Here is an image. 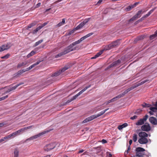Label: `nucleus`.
Listing matches in <instances>:
<instances>
[{
	"instance_id": "nucleus-1",
	"label": "nucleus",
	"mask_w": 157,
	"mask_h": 157,
	"mask_svg": "<svg viewBox=\"0 0 157 157\" xmlns=\"http://www.w3.org/2000/svg\"><path fill=\"white\" fill-rule=\"evenodd\" d=\"M145 151V149L141 147H137L136 149V154L137 156L144 155V151Z\"/></svg>"
},
{
	"instance_id": "nucleus-2",
	"label": "nucleus",
	"mask_w": 157,
	"mask_h": 157,
	"mask_svg": "<svg viewBox=\"0 0 157 157\" xmlns=\"http://www.w3.org/2000/svg\"><path fill=\"white\" fill-rule=\"evenodd\" d=\"M56 147L55 143H52L46 145L44 147V150L47 151H49L55 148Z\"/></svg>"
},
{
	"instance_id": "nucleus-3",
	"label": "nucleus",
	"mask_w": 157,
	"mask_h": 157,
	"mask_svg": "<svg viewBox=\"0 0 157 157\" xmlns=\"http://www.w3.org/2000/svg\"><path fill=\"white\" fill-rule=\"evenodd\" d=\"M48 132V131H47L39 133L38 134L35 135L33 136H32L29 138L27 139L26 140V141H27L28 140H32L34 139H36L40 137V136L44 135V134L47 133Z\"/></svg>"
},
{
	"instance_id": "nucleus-4",
	"label": "nucleus",
	"mask_w": 157,
	"mask_h": 157,
	"mask_svg": "<svg viewBox=\"0 0 157 157\" xmlns=\"http://www.w3.org/2000/svg\"><path fill=\"white\" fill-rule=\"evenodd\" d=\"M75 46L72 43L70 44L68 46L65 50L66 52L65 53L67 54L70 52L75 50L77 49V47H74Z\"/></svg>"
},
{
	"instance_id": "nucleus-5",
	"label": "nucleus",
	"mask_w": 157,
	"mask_h": 157,
	"mask_svg": "<svg viewBox=\"0 0 157 157\" xmlns=\"http://www.w3.org/2000/svg\"><path fill=\"white\" fill-rule=\"evenodd\" d=\"M69 68L68 67L65 66L61 70L58 71L52 75V77L57 76L60 75L62 73L64 72L66 70Z\"/></svg>"
},
{
	"instance_id": "nucleus-6",
	"label": "nucleus",
	"mask_w": 157,
	"mask_h": 157,
	"mask_svg": "<svg viewBox=\"0 0 157 157\" xmlns=\"http://www.w3.org/2000/svg\"><path fill=\"white\" fill-rule=\"evenodd\" d=\"M91 86V85H89L87 86H86L84 89H82L77 94L74 96L73 98H72L71 100V101L75 99L77 97L79 96L80 94H82L83 92L86 91L88 88H90Z\"/></svg>"
},
{
	"instance_id": "nucleus-7",
	"label": "nucleus",
	"mask_w": 157,
	"mask_h": 157,
	"mask_svg": "<svg viewBox=\"0 0 157 157\" xmlns=\"http://www.w3.org/2000/svg\"><path fill=\"white\" fill-rule=\"evenodd\" d=\"M141 129L143 131L148 132L151 130V127L149 124L146 123L141 126Z\"/></svg>"
},
{
	"instance_id": "nucleus-8",
	"label": "nucleus",
	"mask_w": 157,
	"mask_h": 157,
	"mask_svg": "<svg viewBox=\"0 0 157 157\" xmlns=\"http://www.w3.org/2000/svg\"><path fill=\"white\" fill-rule=\"evenodd\" d=\"M97 118L96 115H92L85 119L82 122V123H85L90 121L93 119Z\"/></svg>"
},
{
	"instance_id": "nucleus-9",
	"label": "nucleus",
	"mask_w": 157,
	"mask_h": 157,
	"mask_svg": "<svg viewBox=\"0 0 157 157\" xmlns=\"http://www.w3.org/2000/svg\"><path fill=\"white\" fill-rule=\"evenodd\" d=\"M120 40H121L120 39L116 41L113 42L111 44H110L109 45V49L112 48L113 47H115L119 45L120 44Z\"/></svg>"
},
{
	"instance_id": "nucleus-10",
	"label": "nucleus",
	"mask_w": 157,
	"mask_h": 157,
	"mask_svg": "<svg viewBox=\"0 0 157 157\" xmlns=\"http://www.w3.org/2000/svg\"><path fill=\"white\" fill-rule=\"evenodd\" d=\"M24 84V82H20V83L17 84V85H15L13 87L10 89H8V90H6V93H8L12 90H15L18 86H20V85H23Z\"/></svg>"
},
{
	"instance_id": "nucleus-11",
	"label": "nucleus",
	"mask_w": 157,
	"mask_h": 157,
	"mask_svg": "<svg viewBox=\"0 0 157 157\" xmlns=\"http://www.w3.org/2000/svg\"><path fill=\"white\" fill-rule=\"evenodd\" d=\"M149 121L152 124L157 125V119L153 117H150L149 119Z\"/></svg>"
},
{
	"instance_id": "nucleus-12",
	"label": "nucleus",
	"mask_w": 157,
	"mask_h": 157,
	"mask_svg": "<svg viewBox=\"0 0 157 157\" xmlns=\"http://www.w3.org/2000/svg\"><path fill=\"white\" fill-rule=\"evenodd\" d=\"M139 143L141 144H145L148 142V140L146 138H140L138 140Z\"/></svg>"
},
{
	"instance_id": "nucleus-13",
	"label": "nucleus",
	"mask_w": 157,
	"mask_h": 157,
	"mask_svg": "<svg viewBox=\"0 0 157 157\" xmlns=\"http://www.w3.org/2000/svg\"><path fill=\"white\" fill-rule=\"evenodd\" d=\"M11 44L10 43L4 44L1 46L2 48L3 49V51L8 49L11 47Z\"/></svg>"
},
{
	"instance_id": "nucleus-14",
	"label": "nucleus",
	"mask_w": 157,
	"mask_h": 157,
	"mask_svg": "<svg viewBox=\"0 0 157 157\" xmlns=\"http://www.w3.org/2000/svg\"><path fill=\"white\" fill-rule=\"evenodd\" d=\"M40 61H37L36 62L33 64L31 66H30L29 67L26 68L25 70V72L26 71H29V70L31 69L33 67H34L35 66L38 65L40 63Z\"/></svg>"
},
{
	"instance_id": "nucleus-15",
	"label": "nucleus",
	"mask_w": 157,
	"mask_h": 157,
	"mask_svg": "<svg viewBox=\"0 0 157 157\" xmlns=\"http://www.w3.org/2000/svg\"><path fill=\"white\" fill-rule=\"evenodd\" d=\"M40 61H37L36 62L33 64L31 66H30L29 67L26 68L25 70V72L26 71H29V70L31 69L33 67H34L35 66L38 65L40 63Z\"/></svg>"
},
{
	"instance_id": "nucleus-16",
	"label": "nucleus",
	"mask_w": 157,
	"mask_h": 157,
	"mask_svg": "<svg viewBox=\"0 0 157 157\" xmlns=\"http://www.w3.org/2000/svg\"><path fill=\"white\" fill-rule=\"evenodd\" d=\"M139 136L140 138H146L148 136V134L145 132H141L139 133Z\"/></svg>"
},
{
	"instance_id": "nucleus-17",
	"label": "nucleus",
	"mask_w": 157,
	"mask_h": 157,
	"mask_svg": "<svg viewBox=\"0 0 157 157\" xmlns=\"http://www.w3.org/2000/svg\"><path fill=\"white\" fill-rule=\"evenodd\" d=\"M144 11L143 12L141 10H139L138 12L137 13L134 15V16L135 17L136 19L139 18L141 17V15L144 13Z\"/></svg>"
},
{
	"instance_id": "nucleus-18",
	"label": "nucleus",
	"mask_w": 157,
	"mask_h": 157,
	"mask_svg": "<svg viewBox=\"0 0 157 157\" xmlns=\"http://www.w3.org/2000/svg\"><path fill=\"white\" fill-rule=\"evenodd\" d=\"M144 122L142 119H140L136 123V124L138 126L142 125Z\"/></svg>"
},
{
	"instance_id": "nucleus-19",
	"label": "nucleus",
	"mask_w": 157,
	"mask_h": 157,
	"mask_svg": "<svg viewBox=\"0 0 157 157\" xmlns=\"http://www.w3.org/2000/svg\"><path fill=\"white\" fill-rule=\"evenodd\" d=\"M27 63L26 61L20 63L18 64L17 65V67L18 68H19L21 67H23L26 65Z\"/></svg>"
},
{
	"instance_id": "nucleus-20",
	"label": "nucleus",
	"mask_w": 157,
	"mask_h": 157,
	"mask_svg": "<svg viewBox=\"0 0 157 157\" xmlns=\"http://www.w3.org/2000/svg\"><path fill=\"white\" fill-rule=\"evenodd\" d=\"M32 127H33V125H31V126H28L27 127H24V128H21L19 130L20 131L21 133H22L23 132H24L25 130H26L28 129H30V128H31Z\"/></svg>"
},
{
	"instance_id": "nucleus-21",
	"label": "nucleus",
	"mask_w": 157,
	"mask_h": 157,
	"mask_svg": "<svg viewBox=\"0 0 157 157\" xmlns=\"http://www.w3.org/2000/svg\"><path fill=\"white\" fill-rule=\"evenodd\" d=\"M104 51V50H102L99 52H98L94 56L91 58L92 59H96L101 54H102Z\"/></svg>"
},
{
	"instance_id": "nucleus-22",
	"label": "nucleus",
	"mask_w": 157,
	"mask_h": 157,
	"mask_svg": "<svg viewBox=\"0 0 157 157\" xmlns=\"http://www.w3.org/2000/svg\"><path fill=\"white\" fill-rule=\"evenodd\" d=\"M121 61L119 59L114 62L111 65V67L116 66L117 65H119Z\"/></svg>"
},
{
	"instance_id": "nucleus-23",
	"label": "nucleus",
	"mask_w": 157,
	"mask_h": 157,
	"mask_svg": "<svg viewBox=\"0 0 157 157\" xmlns=\"http://www.w3.org/2000/svg\"><path fill=\"white\" fill-rule=\"evenodd\" d=\"M25 72V69H21L14 76L17 77L22 74L23 72Z\"/></svg>"
},
{
	"instance_id": "nucleus-24",
	"label": "nucleus",
	"mask_w": 157,
	"mask_h": 157,
	"mask_svg": "<svg viewBox=\"0 0 157 157\" xmlns=\"http://www.w3.org/2000/svg\"><path fill=\"white\" fill-rule=\"evenodd\" d=\"M14 157H18L19 151L17 148L14 149Z\"/></svg>"
},
{
	"instance_id": "nucleus-25",
	"label": "nucleus",
	"mask_w": 157,
	"mask_h": 157,
	"mask_svg": "<svg viewBox=\"0 0 157 157\" xmlns=\"http://www.w3.org/2000/svg\"><path fill=\"white\" fill-rule=\"evenodd\" d=\"M109 109V108L106 109L103 111H101V112L98 113V114L96 115L97 117H100L101 115L103 114L107 110H108Z\"/></svg>"
},
{
	"instance_id": "nucleus-26",
	"label": "nucleus",
	"mask_w": 157,
	"mask_h": 157,
	"mask_svg": "<svg viewBox=\"0 0 157 157\" xmlns=\"http://www.w3.org/2000/svg\"><path fill=\"white\" fill-rule=\"evenodd\" d=\"M65 18H63L62 20V21L59 22L57 25L58 27H60L65 24Z\"/></svg>"
},
{
	"instance_id": "nucleus-27",
	"label": "nucleus",
	"mask_w": 157,
	"mask_h": 157,
	"mask_svg": "<svg viewBox=\"0 0 157 157\" xmlns=\"http://www.w3.org/2000/svg\"><path fill=\"white\" fill-rule=\"evenodd\" d=\"M149 81V80L148 79L145 80H144L141 82H140V83H136L135 85H136V86L137 87L140 86V85H142L144 83H145L148 81Z\"/></svg>"
},
{
	"instance_id": "nucleus-28",
	"label": "nucleus",
	"mask_w": 157,
	"mask_h": 157,
	"mask_svg": "<svg viewBox=\"0 0 157 157\" xmlns=\"http://www.w3.org/2000/svg\"><path fill=\"white\" fill-rule=\"evenodd\" d=\"M137 87L136 86V85H135V86H132L131 87H130L126 90L124 91L125 92V93H126V94H127L128 93L129 91H131V90L133 89H134L136 88Z\"/></svg>"
},
{
	"instance_id": "nucleus-29",
	"label": "nucleus",
	"mask_w": 157,
	"mask_h": 157,
	"mask_svg": "<svg viewBox=\"0 0 157 157\" xmlns=\"http://www.w3.org/2000/svg\"><path fill=\"white\" fill-rule=\"evenodd\" d=\"M35 52L34 51H32L27 56V58H29L31 57V56H33L35 54Z\"/></svg>"
},
{
	"instance_id": "nucleus-30",
	"label": "nucleus",
	"mask_w": 157,
	"mask_h": 157,
	"mask_svg": "<svg viewBox=\"0 0 157 157\" xmlns=\"http://www.w3.org/2000/svg\"><path fill=\"white\" fill-rule=\"evenodd\" d=\"M65 52H66L64 50L63 52H61V53L57 55L56 56V57L58 58V57H60L63 55H64L66 54L67 53H65Z\"/></svg>"
},
{
	"instance_id": "nucleus-31",
	"label": "nucleus",
	"mask_w": 157,
	"mask_h": 157,
	"mask_svg": "<svg viewBox=\"0 0 157 157\" xmlns=\"http://www.w3.org/2000/svg\"><path fill=\"white\" fill-rule=\"evenodd\" d=\"M85 25L84 23L82 22L76 27V29H80L82 28Z\"/></svg>"
},
{
	"instance_id": "nucleus-32",
	"label": "nucleus",
	"mask_w": 157,
	"mask_h": 157,
	"mask_svg": "<svg viewBox=\"0 0 157 157\" xmlns=\"http://www.w3.org/2000/svg\"><path fill=\"white\" fill-rule=\"evenodd\" d=\"M153 112H157V108L156 107H152L151 106L149 108Z\"/></svg>"
},
{
	"instance_id": "nucleus-33",
	"label": "nucleus",
	"mask_w": 157,
	"mask_h": 157,
	"mask_svg": "<svg viewBox=\"0 0 157 157\" xmlns=\"http://www.w3.org/2000/svg\"><path fill=\"white\" fill-rule=\"evenodd\" d=\"M133 5L129 6L127 7L125 9V10L126 11H130L132 9L134 8V7H132Z\"/></svg>"
},
{
	"instance_id": "nucleus-34",
	"label": "nucleus",
	"mask_w": 157,
	"mask_h": 157,
	"mask_svg": "<svg viewBox=\"0 0 157 157\" xmlns=\"http://www.w3.org/2000/svg\"><path fill=\"white\" fill-rule=\"evenodd\" d=\"M142 106L144 107H149L151 106V105L149 104H147L145 103H144L142 105Z\"/></svg>"
},
{
	"instance_id": "nucleus-35",
	"label": "nucleus",
	"mask_w": 157,
	"mask_h": 157,
	"mask_svg": "<svg viewBox=\"0 0 157 157\" xmlns=\"http://www.w3.org/2000/svg\"><path fill=\"white\" fill-rule=\"evenodd\" d=\"M137 135L136 134H134L133 137L132 139L134 142H136L137 140Z\"/></svg>"
},
{
	"instance_id": "nucleus-36",
	"label": "nucleus",
	"mask_w": 157,
	"mask_h": 157,
	"mask_svg": "<svg viewBox=\"0 0 157 157\" xmlns=\"http://www.w3.org/2000/svg\"><path fill=\"white\" fill-rule=\"evenodd\" d=\"M41 29V27H40L39 26H38L36 29H35L33 30V32L32 33L33 34H34L36 33L39 30H40Z\"/></svg>"
},
{
	"instance_id": "nucleus-37",
	"label": "nucleus",
	"mask_w": 157,
	"mask_h": 157,
	"mask_svg": "<svg viewBox=\"0 0 157 157\" xmlns=\"http://www.w3.org/2000/svg\"><path fill=\"white\" fill-rule=\"evenodd\" d=\"M43 41V40H40L38 41H37V42H36L35 44V46H36L37 45H38L40 44H41Z\"/></svg>"
},
{
	"instance_id": "nucleus-38",
	"label": "nucleus",
	"mask_w": 157,
	"mask_h": 157,
	"mask_svg": "<svg viewBox=\"0 0 157 157\" xmlns=\"http://www.w3.org/2000/svg\"><path fill=\"white\" fill-rule=\"evenodd\" d=\"M10 55L9 54H7L6 55L1 57V58L2 59H7L9 57Z\"/></svg>"
},
{
	"instance_id": "nucleus-39",
	"label": "nucleus",
	"mask_w": 157,
	"mask_h": 157,
	"mask_svg": "<svg viewBox=\"0 0 157 157\" xmlns=\"http://www.w3.org/2000/svg\"><path fill=\"white\" fill-rule=\"evenodd\" d=\"M151 12L149 11L147 14H146L145 15H144V17H142L141 19H142L143 18H146L148 17L151 14Z\"/></svg>"
},
{
	"instance_id": "nucleus-40",
	"label": "nucleus",
	"mask_w": 157,
	"mask_h": 157,
	"mask_svg": "<svg viewBox=\"0 0 157 157\" xmlns=\"http://www.w3.org/2000/svg\"><path fill=\"white\" fill-rule=\"evenodd\" d=\"M35 25V24H34L33 23H32L30 24L27 26V29H28L29 28H31L32 27L34 26Z\"/></svg>"
},
{
	"instance_id": "nucleus-41",
	"label": "nucleus",
	"mask_w": 157,
	"mask_h": 157,
	"mask_svg": "<svg viewBox=\"0 0 157 157\" xmlns=\"http://www.w3.org/2000/svg\"><path fill=\"white\" fill-rule=\"evenodd\" d=\"M126 94V93H125V91H124L122 94L118 95V98H119L123 97Z\"/></svg>"
},
{
	"instance_id": "nucleus-42",
	"label": "nucleus",
	"mask_w": 157,
	"mask_h": 157,
	"mask_svg": "<svg viewBox=\"0 0 157 157\" xmlns=\"http://www.w3.org/2000/svg\"><path fill=\"white\" fill-rule=\"evenodd\" d=\"M90 18H88L86 19L83 21V23H84V24L85 25L86 23H87L90 20Z\"/></svg>"
},
{
	"instance_id": "nucleus-43",
	"label": "nucleus",
	"mask_w": 157,
	"mask_h": 157,
	"mask_svg": "<svg viewBox=\"0 0 157 157\" xmlns=\"http://www.w3.org/2000/svg\"><path fill=\"white\" fill-rule=\"evenodd\" d=\"M148 117V116L147 115H146L143 118H142V120L145 122Z\"/></svg>"
},
{
	"instance_id": "nucleus-44",
	"label": "nucleus",
	"mask_w": 157,
	"mask_h": 157,
	"mask_svg": "<svg viewBox=\"0 0 157 157\" xmlns=\"http://www.w3.org/2000/svg\"><path fill=\"white\" fill-rule=\"evenodd\" d=\"M142 111V110L140 109H139L136 110V111L135 113V114H139Z\"/></svg>"
},
{
	"instance_id": "nucleus-45",
	"label": "nucleus",
	"mask_w": 157,
	"mask_h": 157,
	"mask_svg": "<svg viewBox=\"0 0 157 157\" xmlns=\"http://www.w3.org/2000/svg\"><path fill=\"white\" fill-rule=\"evenodd\" d=\"M143 38V37H142V36H138L137 37V38L136 39H135V41H136L139 40H141Z\"/></svg>"
},
{
	"instance_id": "nucleus-46",
	"label": "nucleus",
	"mask_w": 157,
	"mask_h": 157,
	"mask_svg": "<svg viewBox=\"0 0 157 157\" xmlns=\"http://www.w3.org/2000/svg\"><path fill=\"white\" fill-rule=\"evenodd\" d=\"M119 98L118 97V96H117L116 97L113 98L112 99H111V101L112 102H114L117 100V99Z\"/></svg>"
},
{
	"instance_id": "nucleus-47",
	"label": "nucleus",
	"mask_w": 157,
	"mask_h": 157,
	"mask_svg": "<svg viewBox=\"0 0 157 157\" xmlns=\"http://www.w3.org/2000/svg\"><path fill=\"white\" fill-rule=\"evenodd\" d=\"M8 97V95H7L6 96L2 97L1 98H0V101L4 100L6 98H7Z\"/></svg>"
},
{
	"instance_id": "nucleus-48",
	"label": "nucleus",
	"mask_w": 157,
	"mask_h": 157,
	"mask_svg": "<svg viewBox=\"0 0 157 157\" xmlns=\"http://www.w3.org/2000/svg\"><path fill=\"white\" fill-rule=\"evenodd\" d=\"M80 43V41H79V40H78L73 43L72 44H74V46H75L76 44H79Z\"/></svg>"
},
{
	"instance_id": "nucleus-49",
	"label": "nucleus",
	"mask_w": 157,
	"mask_h": 157,
	"mask_svg": "<svg viewBox=\"0 0 157 157\" xmlns=\"http://www.w3.org/2000/svg\"><path fill=\"white\" fill-rule=\"evenodd\" d=\"M136 18L134 16L132 17L128 21L129 22L132 21H134L136 20Z\"/></svg>"
},
{
	"instance_id": "nucleus-50",
	"label": "nucleus",
	"mask_w": 157,
	"mask_h": 157,
	"mask_svg": "<svg viewBox=\"0 0 157 157\" xmlns=\"http://www.w3.org/2000/svg\"><path fill=\"white\" fill-rule=\"evenodd\" d=\"M48 23V22H45L44 23H43V24H42L41 25L39 26L40 27H41V29H42L43 27L45 26Z\"/></svg>"
},
{
	"instance_id": "nucleus-51",
	"label": "nucleus",
	"mask_w": 157,
	"mask_h": 157,
	"mask_svg": "<svg viewBox=\"0 0 157 157\" xmlns=\"http://www.w3.org/2000/svg\"><path fill=\"white\" fill-rule=\"evenodd\" d=\"M93 34V33H90L88 34H87V35H86V36H85V38H87L90 36H91Z\"/></svg>"
},
{
	"instance_id": "nucleus-52",
	"label": "nucleus",
	"mask_w": 157,
	"mask_h": 157,
	"mask_svg": "<svg viewBox=\"0 0 157 157\" xmlns=\"http://www.w3.org/2000/svg\"><path fill=\"white\" fill-rule=\"evenodd\" d=\"M10 134L11 137H14L17 135L16 132H14Z\"/></svg>"
},
{
	"instance_id": "nucleus-53",
	"label": "nucleus",
	"mask_w": 157,
	"mask_h": 157,
	"mask_svg": "<svg viewBox=\"0 0 157 157\" xmlns=\"http://www.w3.org/2000/svg\"><path fill=\"white\" fill-rule=\"evenodd\" d=\"M156 36H155V34L153 35H152L150 36V38L151 40H152L154 39L155 38V37Z\"/></svg>"
},
{
	"instance_id": "nucleus-54",
	"label": "nucleus",
	"mask_w": 157,
	"mask_h": 157,
	"mask_svg": "<svg viewBox=\"0 0 157 157\" xmlns=\"http://www.w3.org/2000/svg\"><path fill=\"white\" fill-rule=\"evenodd\" d=\"M130 146H129L128 147L127 151H126V152H125L124 154L125 155L127 154L128 153V152L130 150Z\"/></svg>"
},
{
	"instance_id": "nucleus-55",
	"label": "nucleus",
	"mask_w": 157,
	"mask_h": 157,
	"mask_svg": "<svg viewBox=\"0 0 157 157\" xmlns=\"http://www.w3.org/2000/svg\"><path fill=\"white\" fill-rule=\"evenodd\" d=\"M99 142H102L103 144H105L107 143V140L105 139H103L101 141H99Z\"/></svg>"
},
{
	"instance_id": "nucleus-56",
	"label": "nucleus",
	"mask_w": 157,
	"mask_h": 157,
	"mask_svg": "<svg viewBox=\"0 0 157 157\" xmlns=\"http://www.w3.org/2000/svg\"><path fill=\"white\" fill-rule=\"evenodd\" d=\"M137 117V116L136 115H134L133 116L131 117L130 119L131 120H134L136 119Z\"/></svg>"
},
{
	"instance_id": "nucleus-57",
	"label": "nucleus",
	"mask_w": 157,
	"mask_h": 157,
	"mask_svg": "<svg viewBox=\"0 0 157 157\" xmlns=\"http://www.w3.org/2000/svg\"><path fill=\"white\" fill-rule=\"evenodd\" d=\"M123 128H125L128 126V124L127 123H124L121 125Z\"/></svg>"
},
{
	"instance_id": "nucleus-58",
	"label": "nucleus",
	"mask_w": 157,
	"mask_h": 157,
	"mask_svg": "<svg viewBox=\"0 0 157 157\" xmlns=\"http://www.w3.org/2000/svg\"><path fill=\"white\" fill-rule=\"evenodd\" d=\"M86 38H85V36H83V37L81 38L79 40V41H80V42H81V41H83L84 39H86Z\"/></svg>"
},
{
	"instance_id": "nucleus-59",
	"label": "nucleus",
	"mask_w": 157,
	"mask_h": 157,
	"mask_svg": "<svg viewBox=\"0 0 157 157\" xmlns=\"http://www.w3.org/2000/svg\"><path fill=\"white\" fill-rule=\"evenodd\" d=\"M139 2L135 3L133 5H133L132 7H133L134 8L135 7H136L137 5H138L139 4Z\"/></svg>"
},
{
	"instance_id": "nucleus-60",
	"label": "nucleus",
	"mask_w": 157,
	"mask_h": 157,
	"mask_svg": "<svg viewBox=\"0 0 157 157\" xmlns=\"http://www.w3.org/2000/svg\"><path fill=\"white\" fill-rule=\"evenodd\" d=\"M102 2V0H99L97 2V4L99 5L101 4V3Z\"/></svg>"
},
{
	"instance_id": "nucleus-61",
	"label": "nucleus",
	"mask_w": 157,
	"mask_h": 157,
	"mask_svg": "<svg viewBox=\"0 0 157 157\" xmlns=\"http://www.w3.org/2000/svg\"><path fill=\"white\" fill-rule=\"evenodd\" d=\"M117 128L119 130H121L122 129V128H123L121 125H119Z\"/></svg>"
},
{
	"instance_id": "nucleus-62",
	"label": "nucleus",
	"mask_w": 157,
	"mask_h": 157,
	"mask_svg": "<svg viewBox=\"0 0 157 157\" xmlns=\"http://www.w3.org/2000/svg\"><path fill=\"white\" fill-rule=\"evenodd\" d=\"M15 132H16V134H17V135H18L20 134V133H21L19 130H18L16 131Z\"/></svg>"
},
{
	"instance_id": "nucleus-63",
	"label": "nucleus",
	"mask_w": 157,
	"mask_h": 157,
	"mask_svg": "<svg viewBox=\"0 0 157 157\" xmlns=\"http://www.w3.org/2000/svg\"><path fill=\"white\" fill-rule=\"evenodd\" d=\"M41 5V3L40 2L38 3L36 5V7L38 8Z\"/></svg>"
},
{
	"instance_id": "nucleus-64",
	"label": "nucleus",
	"mask_w": 157,
	"mask_h": 157,
	"mask_svg": "<svg viewBox=\"0 0 157 157\" xmlns=\"http://www.w3.org/2000/svg\"><path fill=\"white\" fill-rule=\"evenodd\" d=\"M149 113L151 115H154V112L151 111H149Z\"/></svg>"
}]
</instances>
